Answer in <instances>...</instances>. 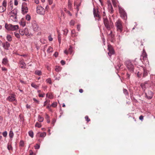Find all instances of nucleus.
Here are the masks:
<instances>
[{
    "mask_svg": "<svg viewBox=\"0 0 155 155\" xmlns=\"http://www.w3.org/2000/svg\"><path fill=\"white\" fill-rule=\"evenodd\" d=\"M5 28L8 31H15L19 28L18 25H13L11 24H8L5 23Z\"/></svg>",
    "mask_w": 155,
    "mask_h": 155,
    "instance_id": "2",
    "label": "nucleus"
},
{
    "mask_svg": "<svg viewBox=\"0 0 155 155\" xmlns=\"http://www.w3.org/2000/svg\"><path fill=\"white\" fill-rule=\"evenodd\" d=\"M19 32L20 34L21 35H23L25 34V32H24L22 30L21 31V29H20L19 30Z\"/></svg>",
    "mask_w": 155,
    "mask_h": 155,
    "instance_id": "47",
    "label": "nucleus"
},
{
    "mask_svg": "<svg viewBox=\"0 0 155 155\" xmlns=\"http://www.w3.org/2000/svg\"><path fill=\"white\" fill-rule=\"evenodd\" d=\"M148 83L149 81H146L144 83H142L141 84L140 86L142 87V89H143L144 91H145V89H146V87H147L146 84H148Z\"/></svg>",
    "mask_w": 155,
    "mask_h": 155,
    "instance_id": "17",
    "label": "nucleus"
},
{
    "mask_svg": "<svg viewBox=\"0 0 155 155\" xmlns=\"http://www.w3.org/2000/svg\"><path fill=\"white\" fill-rule=\"evenodd\" d=\"M68 30L67 29H65L64 30V34L65 35H67V34L68 33Z\"/></svg>",
    "mask_w": 155,
    "mask_h": 155,
    "instance_id": "45",
    "label": "nucleus"
},
{
    "mask_svg": "<svg viewBox=\"0 0 155 155\" xmlns=\"http://www.w3.org/2000/svg\"><path fill=\"white\" fill-rule=\"evenodd\" d=\"M25 18L28 21H30L31 19V17L29 15L27 14Z\"/></svg>",
    "mask_w": 155,
    "mask_h": 155,
    "instance_id": "38",
    "label": "nucleus"
},
{
    "mask_svg": "<svg viewBox=\"0 0 155 155\" xmlns=\"http://www.w3.org/2000/svg\"><path fill=\"white\" fill-rule=\"evenodd\" d=\"M61 34L60 33H58V42H59V44H60L61 43Z\"/></svg>",
    "mask_w": 155,
    "mask_h": 155,
    "instance_id": "34",
    "label": "nucleus"
},
{
    "mask_svg": "<svg viewBox=\"0 0 155 155\" xmlns=\"http://www.w3.org/2000/svg\"><path fill=\"white\" fill-rule=\"evenodd\" d=\"M107 4L108 5V8L109 10V12H110V13H113L114 12V10L110 1H107Z\"/></svg>",
    "mask_w": 155,
    "mask_h": 155,
    "instance_id": "11",
    "label": "nucleus"
},
{
    "mask_svg": "<svg viewBox=\"0 0 155 155\" xmlns=\"http://www.w3.org/2000/svg\"><path fill=\"white\" fill-rule=\"evenodd\" d=\"M27 7V4L26 2H24L22 3L21 7Z\"/></svg>",
    "mask_w": 155,
    "mask_h": 155,
    "instance_id": "54",
    "label": "nucleus"
},
{
    "mask_svg": "<svg viewBox=\"0 0 155 155\" xmlns=\"http://www.w3.org/2000/svg\"><path fill=\"white\" fill-rule=\"evenodd\" d=\"M15 97L13 96L12 95L9 96L7 98V100H8L10 101H15Z\"/></svg>",
    "mask_w": 155,
    "mask_h": 155,
    "instance_id": "20",
    "label": "nucleus"
},
{
    "mask_svg": "<svg viewBox=\"0 0 155 155\" xmlns=\"http://www.w3.org/2000/svg\"><path fill=\"white\" fill-rule=\"evenodd\" d=\"M139 119L140 120L142 121L143 119V116L142 115L140 116L139 117Z\"/></svg>",
    "mask_w": 155,
    "mask_h": 155,
    "instance_id": "64",
    "label": "nucleus"
},
{
    "mask_svg": "<svg viewBox=\"0 0 155 155\" xmlns=\"http://www.w3.org/2000/svg\"><path fill=\"white\" fill-rule=\"evenodd\" d=\"M141 57L142 55H141ZM142 56L143 57V60L144 61H147V55L144 49H143V50Z\"/></svg>",
    "mask_w": 155,
    "mask_h": 155,
    "instance_id": "13",
    "label": "nucleus"
},
{
    "mask_svg": "<svg viewBox=\"0 0 155 155\" xmlns=\"http://www.w3.org/2000/svg\"><path fill=\"white\" fill-rule=\"evenodd\" d=\"M25 34L26 36L28 35L29 33L26 32L28 31V29L27 28H25Z\"/></svg>",
    "mask_w": 155,
    "mask_h": 155,
    "instance_id": "51",
    "label": "nucleus"
},
{
    "mask_svg": "<svg viewBox=\"0 0 155 155\" xmlns=\"http://www.w3.org/2000/svg\"><path fill=\"white\" fill-rule=\"evenodd\" d=\"M61 63L62 65H64L65 64V61L63 60H61Z\"/></svg>",
    "mask_w": 155,
    "mask_h": 155,
    "instance_id": "60",
    "label": "nucleus"
},
{
    "mask_svg": "<svg viewBox=\"0 0 155 155\" xmlns=\"http://www.w3.org/2000/svg\"><path fill=\"white\" fill-rule=\"evenodd\" d=\"M107 49L109 51L108 54L109 56H111L112 54H114L115 53L114 50L110 45H107Z\"/></svg>",
    "mask_w": 155,
    "mask_h": 155,
    "instance_id": "8",
    "label": "nucleus"
},
{
    "mask_svg": "<svg viewBox=\"0 0 155 155\" xmlns=\"http://www.w3.org/2000/svg\"><path fill=\"white\" fill-rule=\"evenodd\" d=\"M41 124L40 123H39L37 122L36 123L35 126V127H37L38 128H40L41 127Z\"/></svg>",
    "mask_w": 155,
    "mask_h": 155,
    "instance_id": "37",
    "label": "nucleus"
},
{
    "mask_svg": "<svg viewBox=\"0 0 155 155\" xmlns=\"http://www.w3.org/2000/svg\"><path fill=\"white\" fill-rule=\"evenodd\" d=\"M11 17H12L13 18V21L15 22H16L17 20V15H12L10 16Z\"/></svg>",
    "mask_w": 155,
    "mask_h": 155,
    "instance_id": "29",
    "label": "nucleus"
},
{
    "mask_svg": "<svg viewBox=\"0 0 155 155\" xmlns=\"http://www.w3.org/2000/svg\"><path fill=\"white\" fill-rule=\"evenodd\" d=\"M35 74L36 75L40 76L41 75V71L37 70L35 71Z\"/></svg>",
    "mask_w": 155,
    "mask_h": 155,
    "instance_id": "28",
    "label": "nucleus"
},
{
    "mask_svg": "<svg viewBox=\"0 0 155 155\" xmlns=\"http://www.w3.org/2000/svg\"><path fill=\"white\" fill-rule=\"evenodd\" d=\"M44 120L43 117H41L39 115H38V120L40 122H42Z\"/></svg>",
    "mask_w": 155,
    "mask_h": 155,
    "instance_id": "24",
    "label": "nucleus"
},
{
    "mask_svg": "<svg viewBox=\"0 0 155 155\" xmlns=\"http://www.w3.org/2000/svg\"><path fill=\"white\" fill-rule=\"evenodd\" d=\"M18 10L17 9L15 8L13 10H12L10 12H9V14H12L15 15H16L17 14Z\"/></svg>",
    "mask_w": 155,
    "mask_h": 155,
    "instance_id": "21",
    "label": "nucleus"
},
{
    "mask_svg": "<svg viewBox=\"0 0 155 155\" xmlns=\"http://www.w3.org/2000/svg\"><path fill=\"white\" fill-rule=\"evenodd\" d=\"M148 74V72L146 70L144 69H143V77H145L147 76Z\"/></svg>",
    "mask_w": 155,
    "mask_h": 155,
    "instance_id": "30",
    "label": "nucleus"
},
{
    "mask_svg": "<svg viewBox=\"0 0 155 155\" xmlns=\"http://www.w3.org/2000/svg\"><path fill=\"white\" fill-rule=\"evenodd\" d=\"M2 134L4 137H6L7 136V133L6 131H5L2 133Z\"/></svg>",
    "mask_w": 155,
    "mask_h": 155,
    "instance_id": "52",
    "label": "nucleus"
},
{
    "mask_svg": "<svg viewBox=\"0 0 155 155\" xmlns=\"http://www.w3.org/2000/svg\"><path fill=\"white\" fill-rule=\"evenodd\" d=\"M39 134V137H44L46 135V133L45 132H44L43 133H41L40 132H39L37 133V135L38 136V135Z\"/></svg>",
    "mask_w": 155,
    "mask_h": 155,
    "instance_id": "19",
    "label": "nucleus"
},
{
    "mask_svg": "<svg viewBox=\"0 0 155 155\" xmlns=\"http://www.w3.org/2000/svg\"><path fill=\"white\" fill-rule=\"evenodd\" d=\"M37 13L40 15H44L45 13V10L44 8L40 5L37 7Z\"/></svg>",
    "mask_w": 155,
    "mask_h": 155,
    "instance_id": "6",
    "label": "nucleus"
},
{
    "mask_svg": "<svg viewBox=\"0 0 155 155\" xmlns=\"http://www.w3.org/2000/svg\"><path fill=\"white\" fill-rule=\"evenodd\" d=\"M72 3L71 2L70 0H68V8L71 10L72 9Z\"/></svg>",
    "mask_w": 155,
    "mask_h": 155,
    "instance_id": "23",
    "label": "nucleus"
},
{
    "mask_svg": "<svg viewBox=\"0 0 155 155\" xmlns=\"http://www.w3.org/2000/svg\"><path fill=\"white\" fill-rule=\"evenodd\" d=\"M103 23L104 25L105 26L107 29V30H109L111 27H112L113 26V23L111 20H110L109 21L107 18V17H105L103 18Z\"/></svg>",
    "mask_w": 155,
    "mask_h": 155,
    "instance_id": "1",
    "label": "nucleus"
},
{
    "mask_svg": "<svg viewBox=\"0 0 155 155\" xmlns=\"http://www.w3.org/2000/svg\"><path fill=\"white\" fill-rule=\"evenodd\" d=\"M20 64H21V65H22L21 66V65H20L19 66V67L20 68H25L26 64L24 62L21 61H20Z\"/></svg>",
    "mask_w": 155,
    "mask_h": 155,
    "instance_id": "22",
    "label": "nucleus"
},
{
    "mask_svg": "<svg viewBox=\"0 0 155 155\" xmlns=\"http://www.w3.org/2000/svg\"><path fill=\"white\" fill-rule=\"evenodd\" d=\"M45 118L46 119H48L50 118V117L48 114H45Z\"/></svg>",
    "mask_w": 155,
    "mask_h": 155,
    "instance_id": "62",
    "label": "nucleus"
},
{
    "mask_svg": "<svg viewBox=\"0 0 155 155\" xmlns=\"http://www.w3.org/2000/svg\"><path fill=\"white\" fill-rule=\"evenodd\" d=\"M126 66L129 70L131 72H133L134 70V67L131 61L128 60L126 62Z\"/></svg>",
    "mask_w": 155,
    "mask_h": 155,
    "instance_id": "4",
    "label": "nucleus"
},
{
    "mask_svg": "<svg viewBox=\"0 0 155 155\" xmlns=\"http://www.w3.org/2000/svg\"><path fill=\"white\" fill-rule=\"evenodd\" d=\"M40 145H38V144H36V145L35 146V149H38L40 148Z\"/></svg>",
    "mask_w": 155,
    "mask_h": 155,
    "instance_id": "48",
    "label": "nucleus"
},
{
    "mask_svg": "<svg viewBox=\"0 0 155 155\" xmlns=\"http://www.w3.org/2000/svg\"><path fill=\"white\" fill-rule=\"evenodd\" d=\"M2 45L4 49L8 50V48L10 46V44L8 42L6 41L5 42L2 43Z\"/></svg>",
    "mask_w": 155,
    "mask_h": 155,
    "instance_id": "14",
    "label": "nucleus"
},
{
    "mask_svg": "<svg viewBox=\"0 0 155 155\" xmlns=\"http://www.w3.org/2000/svg\"><path fill=\"white\" fill-rule=\"evenodd\" d=\"M112 31H111L109 35L111 37V41L112 42H114L115 41V39L114 38V34H112Z\"/></svg>",
    "mask_w": 155,
    "mask_h": 155,
    "instance_id": "18",
    "label": "nucleus"
},
{
    "mask_svg": "<svg viewBox=\"0 0 155 155\" xmlns=\"http://www.w3.org/2000/svg\"><path fill=\"white\" fill-rule=\"evenodd\" d=\"M19 24L21 25H22L23 27H24L26 25L25 22H22V21H21L20 22H19Z\"/></svg>",
    "mask_w": 155,
    "mask_h": 155,
    "instance_id": "42",
    "label": "nucleus"
},
{
    "mask_svg": "<svg viewBox=\"0 0 155 155\" xmlns=\"http://www.w3.org/2000/svg\"><path fill=\"white\" fill-rule=\"evenodd\" d=\"M6 38L8 41H11L12 40L11 36L10 35H7Z\"/></svg>",
    "mask_w": 155,
    "mask_h": 155,
    "instance_id": "26",
    "label": "nucleus"
},
{
    "mask_svg": "<svg viewBox=\"0 0 155 155\" xmlns=\"http://www.w3.org/2000/svg\"><path fill=\"white\" fill-rule=\"evenodd\" d=\"M56 121V120L54 118L53 119L51 122V124H53V125H54V123Z\"/></svg>",
    "mask_w": 155,
    "mask_h": 155,
    "instance_id": "59",
    "label": "nucleus"
},
{
    "mask_svg": "<svg viewBox=\"0 0 155 155\" xmlns=\"http://www.w3.org/2000/svg\"><path fill=\"white\" fill-rule=\"evenodd\" d=\"M93 14L94 17H99V12L98 9H97L96 10L95 8L93 9Z\"/></svg>",
    "mask_w": 155,
    "mask_h": 155,
    "instance_id": "15",
    "label": "nucleus"
},
{
    "mask_svg": "<svg viewBox=\"0 0 155 155\" xmlns=\"http://www.w3.org/2000/svg\"><path fill=\"white\" fill-rule=\"evenodd\" d=\"M61 70V68L59 66H56L55 68V70L56 71L59 72Z\"/></svg>",
    "mask_w": 155,
    "mask_h": 155,
    "instance_id": "32",
    "label": "nucleus"
},
{
    "mask_svg": "<svg viewBox=\"0 0 155 155\" xmlns=\"http://www.w3.org/2000/svg\"><path fill=\"white\" fill-rule=\"evenodd\" d=\"M8 61L7 58H4L2 61V63L4 64H6L8 62Z\"/></svg>",
    "mask_w": 155,
    "mask_h": 155,
    "instance_id": "25",
    "label": "nucleus"
},
{
    "mask_svg": "<svg viewBox=\"0 0 155 155\" xmlns=\"http://www.w3.org/2000/svg\"><path fill=\"white\" fill-rule=\"evenodd\" d=\"M7 2L6 0H4L2 3V6L4 8H6L7 6Z\"/></svg>",
    "mask_w": 155,
    "mask_h": 155,
    "instance_id": "35",
    "label": "nucleus"
},
{
    "mask_svg": "<svg viewBox=\"0 0 155 155\" xmlns=\"http://www.w3.org/2000/svg\"><path fill=\"white\" fill-rule=\"evenodd\" d=\"M33 99L34 101L36 102L37 104H39V101L38 100L35 98H33Z\"/></svg>",
    "mask_w": 155,
    "mask_h": 155,
    "instance_id": "58",
    "label": "nucleus"
},
{
    "mask_svg": "<svg viewBox=\"0 0 155 155\" xmlns=\"http://www.w3.org/2000/svg\"><path fill=\"white\" fill-rule=\"evenodd\" d=\"M52 48L51 47V46H49V47L48 48V49H47V52H52V51H50V50L51 49H52Z\"/></svg>",
    "mask_w": 155,
    "mask_h": 155,
    "instance_id": "55",
    "label": "nucleus"
},
{
    "mask_svg": "<svg viewBox=\"0 0 155 155\" xmlns=\"http://www.w3.org/2000/svg\"><path fill=\"white\" fill-rule=\"evenodd\" d=\"M6 8H4L3 6H0V12L2 13L5 11Z\"/></svg>",
    "mask_w": 155,
    "mask_h": 155,
    "instance_id": "31",
    "label": "nucleus"
},
{
    "mask_svg": "<svg viewBox=\"0 0 155 155\" xmlns=\"http://www.w3.org/2000/svg\"><path fill=\"white\" fill-rule=\"evenodd\" d=\"M153 93L151 91H148L147 93H145V97L148 99H151L153 96Z\"/></svg>",
    "mask_w": 155,
    "mask_h": 155,
    "instance_id": "9",
    "label": "nucleus"
},
{
    "mask_svg": "<svg viewBox=\"0 0 155 155\" xmlns=\"http://www.w3.org/2000/svg\"><path fill=\"white\" fill-rule=\"evenodd\" d=\"M70 24L71 25H74V21L73 20H71L70 22Z\"/></svg>",
    "mask_w": 155,
    "mask_h": 155,
    "instance_id": "56",
    "label": "nucleus"
},
{
    "mask_svg": "<svg viewBox=\"0 0 155 155\" xmlns=\"http://www.w3.org/2000/svg\"><path fill=\"white\" fill-rule=\"evenodd\" d=\"M57 106V103L56 102H54L50 106L53 107H55Z\"/></svg>",
    "mask_w": 155,
    "mask_h": 155,
    "instance_id": "39",
    "label": "nucleus"
},
{
    "mask_svg": "<svg viewBox=\"0 0 155 155\" xmlns=\"http://www.w3.org/2000/svg\"><path fill=\"white\" fill-rule=\"evenodd\" d=\"M134 62L135 63V65H138L141 67H143V62L142 61L141 58L139 59H137V58H136L134 61Z\"/></svg>",
    "mask_w": 155,
    "mask_h": 155,
    "instance_id": "7",
    "label": "nucleus"
},
{
    "mask_svg": "<svg viewBox=\"0 0 155 155\" xmlns=\"http://www.w3.org/2000/svg\"><path fill=\"white\" fill-rule=\"evenodd\" d=\"M72 47L71 45H70L69 46V48L68 49V51L70 52L71 54L72 53Z\"/></svg>",
    "mask_w": 155,
    "mask_h": 155,
    "instance_id": "43",
    "label": "nucleus"
},
{
    "mask_svg": "<svg viewBox=\"0 0 155 155\" xmlns=\"http://www.w3.org/2000/svg\"><path fill=\"white\" fill-rule=\"evenodd\" d=\"M14 34H15V36L16 38H20V35H19L18 33H15Z\"/></svg>",
    "mask_w": 155,
    "mask_h": 155,
    "instance_id": "53",
    "label": "nucleus"
},
{
    "mask_svg": "<svg viewBox=\"0 0 155 155\" xmlns=\"http://www.w3.org/2000/svg\"><path fill=\"white\" fill-rule=\"evenodd\" d=\"M7 148L8 150H12V148L11 145H8L7 146Z\"/></svg>",
    "mask_w": 155,
    "mask_h": 155,
    "instance_id": "50",
    "label": "nucleus"
},
{
    "mask_svg": "<svg viewBox=\"0 0 155 155\" xmlns=\"http://www.w3.org/2000/svg\"><path fill=\"white\" fill-rule=\"evenodd\" d=\"M123 93L126 96H128L129 95V92L126 89L124 88L123 89Z\"/></svg>",
    "mask_w": 155,
    "mask_h": 155,
    "instance_id": "27",
    "label": "nucleus"
},
{
    "mask_svg": "<svg viewBox=\"0 0 155 155\" xmlns=\"http://www.w3.org/2000/svg\"><path fill=\"white\" fill-rule=\"evenodd\" d=\"M85 119L87 122L90 121V119L89 118V117L87 116H85Z\"/></svg>",
    "mask_w": 155,
    "mask_h": 155,
    "instance_id": "49",
    "label": "nucleus"
},
{
    "mask_svg": "<svg viewBox=\"0 0 155 155\" xmlns=\"http://www.w3.org/2000/svg\"><path fill=\"white\" fill-rule=\"evenodd\" d=\"M32 27L34 31H37L38 30L39 26L36 23L35 21H34L32 22Z\"/></svg>",
    "mask_w": 155,
    "mask_h": 155,
    "instance_id": "10",
    "label": "nucleus"
},
{
    "mask_svg": "<svg viewBox=\"0 0 155 155\" xmlns=\"http://www.w3.org/2000/svg\"><path fill=\"white\" fill-rule=\"evenodd\" d=\"M31 85L32 87H33L35 88H38V86L34 84L33 83H31Z\"/></svg>",
    "mask_w": 155,
    "mask_h": 155,
    "instance_id": "46",
    "label": "nucleus"
},
{
    "mask_svg": "<svg viewBox=\"0 0 155 155\" xmlns=\"http://www.w3.org/2000/svg\"><path fill=\"white\" fill-rule=\"evenodd\" d=\"M117 30L118 32L121 33L123 31V26L121 20L118 19L115 23Z\"/></svg>",
    "mask_w": 155,
    "mask_h": 155,
    "instance_id": "3",
    "label": "nucleus"
},
{
    "mask_svg": "<svg viewBox=\"0 0 155 155\" xmlns=\"http://www.w3.org/2000/svg\"><path fill=\"white\" fill-rule=\"evenodd\" d=\"M126 75L127 76V79H129L130 78V74H129L128 73H127Z\"/></svg>",
    "mask_w": 155,
    "mask_h": 155,
    "instance_id": "63",
    "label": "nucleus"
},
{
    "mask_svg": "<svg viewBox=\"0 0 155 155\" xmlns=\"http://www.w3.org/2000/svg\"><path fill=\"white\" fill-rule=\"evenodd\" d=\"M122 65L123 64L120 63V61L118 60L115 66V68L118 71L122 68L121 67Z\"/></svg>",
    "mask_w": 155,
    "mask_h": 155,
    "instance_id": "12",
    "label": "nucleus"
},
{
    "mask_svg": "<svg viewBox=\"0 0 155 155\" xmlns=\"http://www.w3.org/2000/svg\"><path fill=\"white\" fill-rule=\"evenodd\" d=\"M119 10L121 17L124 20H126L127 19V15L124 10L120 7L119 6Z\"/></svg>",
    "mask_w": 155,
    "mask_h": 155,
    "instance_id": "5",
    "label": "nucleus"
},
{
    "mask_svg": "<svg viewBox=\"0 0 155 155\" xmlns=\"http://www.w3.org/2000/svg\"><path fill=\"white\" fill-rule=\"evenodd\" d=\"M58 55V53L57 51L55 52V53L54 54V56L55 57H57Z\"/></svg>",
    "mask_w": 155,
    "mask_h": 155,
    "instance_id": "61",
    "label": "nucleus"
},
{
    "mask_svg": "<svg viewBox=\"0 0 155 155\" xmlns=\"http://www.w3.org/2000/svg\"><path fill=\"white\" fill-rule=\"evenodd\" d=\"M28 134L29 136L31 137V138H33L34 137V133L33 132L31 131H29L28 132Z\"/></svg>",
    "mask_w": 155,
    "mask_h": 155,
    "instance_id": "33",
    "label": "nucleus"
},
{
    "mask_svg": "<svg viewBox=\"0 0 155 155\" xmlns=\"http://www.w3.org/2000/svg\"><path fill=\"white\" fill-rule=\"evenodd\" d=\"M48 38L50 41H52L53 40V39L52 38L51 35H50L48 36Z\"/></svg>",
    "mask_w": 155,
    "mask_h": 155,
    "instance_id": "57",
    "label": "nucleus"
},
{
    "mask_svg": "<svg viewBox=\"0 0 155 155\" xmlns=\"http://www.w3.org/2000/svg\"><path fill=\"white\" fill-rule=\"evenodd\" d=\"M114 7L116 6L117 0H111Z\"/></svg>",
    "mask_w": 155,
    "mask_h": 155,
    "instance_id": "40",
    "label": "nucleus"
},
{
    "mask_svg": "<svg viewBox=\"0 0 155 155\" xmlns=\"http://www.w3.org/2000/svg\"><path fill=\"white\" fill-rule=\"evenodd\" d=\"M20 146L23 147L24 146V142L23 140H21L19 143Z\"/></svg>",
    "mask_w": 155,
    "mask_h": 155,
    "instance_id": "41",
    "label": "nucleus"
},
{
    "mask_svg": "<svg viewBox=\"0 0 155 155\" xmlns=\"http://www.w3.org/2000/svg\"><path fill=\"white\" fill-rule=\"evenodd\" d=\"M46 81L47 83H49L50 84H52L51 79L50 78L47 79L46 80Z\"/></svg>",
    "mask_w": 155,
    "mask_h": 155,
    "instance_id": "44",
    "label": "nucleus"
},
{
    "mask_svg": "<svg viewBox=\"0 0 155 155\" xmlns=\"http://www.w3.org/2000/svg\"><path fill=\"white\" fill-rule=\"evenodd\" d=\"M28 8L27 7H21V13L23 15L27 13L28 12Z\"/></svg>",
    "mask_w": 155,
    "mask_h": 155,
    "instance_id": "16",
    "label": "nucleus"
},
{
    "mask_svg": "<svg viewBox=\"0 0 155 155\" xmlns=\"http://www.w3.org/2000/svg\"><path fill=\"white\" fill-rule=\"evenodd\" d=\"M14 135V134L12 130H10L9 132V136L10 138H12Z\"/></svg>",
    "mask_w": 155,
    "mask_h": 155,
    "instance_id": "36",
    "label": "nucleus"
}]
</instances>
